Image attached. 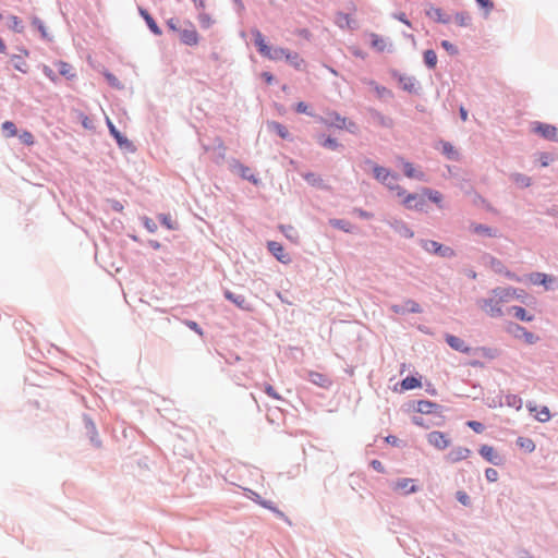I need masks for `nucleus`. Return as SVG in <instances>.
<instances>
[{
  "instance_id": "nucleus-49",
  "label": "nucleus",
  "mask_w": 558,
  "mask_h": 558,
  "mask_svg": "<svg viewBox=\"0 0 558 558\" xmlns=\"http://www.w3.org/2000/svg\"><path fill=\"white\" fill-rule=\"evenodd\" d=\"M478 351L482 353V355L486 359H495L498 355V351L496 349L492 348H480Z\"/></svg>"
},
{
  "instance_id": "nucleus-1",
  "label": "nucleus",
  "mask_w": 558,
  "mask_h": 558,
  "mask_svg": "<svg viewBox=\"0 0 558 558\" xmlns=\"http://www.w3.org/2000/svg\"><path fill=\"white\" fill-rule=\"evenodd\" d=\"M522 290L512 287H498L492 290L490 295L481 299L477 304L480 308L490 317H501L504 315L502 305L514 299H520Z\"/></svg>"
},
{
  "instance_id": "nucleus-4",
  "label": "nucleus",
  "mask_w": 558,
  "mask_h": 558,
  "mask_svg": "<svg viewBox=\"0 0 558 558\" xmlns=\"http://www.w3.org/2000/svg\"><path fill=\"white\" fill-rule=\"evenodd\" d=\"M532 130L548 141L558 142V129L551 124L534 122Z\"/></svg>"
},
{
  "instance_id": "nucleus-32",
  "label": "nucleus",
  "mask_w": 558,
  "mask_h": 558,
  "mask_svg": "<svg viewBox=\"0 0 558 558\" xmlns=\"http://www.w3.org/2000/svg\"><path fill=\"white\" fill-rule=\"evenodd\" d=\"M441 150L451 160H457L459 157L457 149L448 142L441 143Z\"/></svg>"
},
{
  "instance_id": "nucleus-30",
  "label": "nucleus",
  "mask_w": 558,
  "mask_h": 558,
  "mask_svg": "<svg viewBox=\"0 0 558 558\" xmlns=\"http://www.w3.org/2000/svg\"><path fill=\"white\" fill-rule=\"evenodd\" d=\"M421 386H422L421 380L413 376L405 377L401 381V388L403 390H411V389L420 388Z\"/></svg>"
},
{
  "instance_id": "nucleus-51",
  "label": "nucleus",
  "mask_w": 558,
  "mask_h": 558,
  "mask_svg": "<svg viewBox=\"0 0 558 558\" xmlns=\"http://www.w3.org/2000/svg\"><path fill=\"white\" fill-rule=\"evenodd\" d=\"M457 499L459 502H461L463 506H470L471 504V500H470V496L463 492V490H459L457 492Z\"/></svg>"
},
{
  "instance_id": "nucleus-40",
  "label": "nucleus",
  "mask_w": 558,
  "mask_h": 558,
  "mask_svg": "<svg viewBox=\"0 0 558 558\" xmlns=\"http://www.w3.org/2000/svg\"><path fill=\"white\" fill-rule=\"evenodd\" d=\"M512 180L520 186L527 187L531 185V178L522 174L515 173L512 175Z\"/></svg>"
},
{
  "instance_id": "nucleus-38",
  "label": "nucleus",
  "mask_w": 558,
  "mask_h": 558,
  "mask_svg": "<svg viewBox=\"0 0 558 558\" xmlns=\"http://www.w3.org/2000/svg\"><path fill=\"white\" fill-rule=\"evenodd\" d=\"M338 24L341 26V27H349V28H354L355 27V21L349 15V14H339L338 16Z\"/></svg>"
},
{
  "instance_id": "nucleus-26",
  "label": "nucleus",
  "mask_w": 558,
  "mask_h": 558,
  "mask_svg": "<svg viewBox=\"0 0 558 558\" xmlns=\"http://www.w3.org/2000/svg\"><path fill=\"white\" fill-rule=\"evenodd\" d=\"M398 175L393 173V179H388L384 184L390 190L396 192L398 196H403L405 194V190L401 187L398 183Z\"/></svg>"
},
{
  "instance_id": "nucleus-35",
  "label": "nucleus",
  "mask_w": 558,
  "mask_h": 558,
  "mask_svg": "<svg viewBox=\"0 0 558 558\" xmlns=\"http://www.w3.org/2000/svg\"><path fill=\"white\" fill-rule=\"evenodd\" d=\"M197 19L201 27L205 29L211 27L215 23V20L204 11L199 12Z\"/></svg>"
},
{
  "instance_id": "nucleus-60",
  "label": "nucleus",
  "mask_w": 558,
  "mask_h": 558,
  "mask_svg": "<svg viewBox=\"0 0 558 558\" xmlns=\"http://www.w3.org/2000/svg\"><path fill=\"white\" fill-rule=\"evenodd\" d=\"M11 21L13 29H15L16 32H22L23 26L21 20L17 16H12Z\"/></svg>"
},
{
  "instance_id": "nucleus-23",
  "label": "nucleus",
  "mask_w": 558,
  "mask_h": 558,
  "mask_svg": "<svg viewBox=\"0 0 558 558\" xmlns=\"http://www.w3.org/2000/svg\"><path fill=\"white\" fill-rule=\"evenodd\" d=\"M510 312H512L513 316L521 322H532L534 319V316L529 314L521 306H512L510 308Z\"/></svg>"
},
{
  "instance_id": "nucleus-8",
  "label": "nucleus",
  "mask_w": 558,
  "mask_h": 558,
  "mask_svg": "<svg viewBox=\"0 0 558 558\" xmlns=\"http://www.w3.org/2000/svg\"><path fill=\"white\" fill-rule=\"evenodd\" d=\"M267 247L269 252L281 263L289 264L291 262V257L288 253L284 252L283 246L276 241H269L267 243Z\"/></svg>"
},
{
  "instance_id": "nucleus-17",
  "label": "nucleus",
  "mask_w": 558,
  "mask_h": 558,
  "mask_svg": "<svg viewBox=\"0 0 558 558\" xmlns=\"http://www.w3.org/2000/svg\"><path fill=\"white\" fill-rule=\"evenodd\" d=\"M308 380L323 388H328L331 385V380L327 375L314 371L308 372Z\"/></svg>"
},
{
  "instance_id": "nucleus-9",
  "label": "nucleus",
  "mask_w": 558,
  "mask_h": 558,
  "mask_svg": "<svg viewBox=\"0 0 558 558\" xmlns=\"http://www.w3.org/2000/svg\"><path fill=\"white\" fill-rule=\"evenodd\" d=\"M365 163L373 169L374 178L384 184L388 179H393V173L388 170L387 168H384L381 166H378L374 163L372 160H366Z\"/></svg>"
},
{
  "instance_id": "nucleus-44",
  "label": "nucleus",
  "mask_w": 558,
  "mask_h": 558,
  "mask_svg": "<svg viewBox=\"0 0 558 558\" xmlns=\"http://www.w3.org/2000/svg\"><path fill=\"white\" fill-rule=\"evenodd\" d=\"M20 141L27 145V146H32L34 145L35 143V140H34V135L29 132V131H23L20 135Z\"/></svg>"
},
{
  "instance_id": "nucleus-47",
  "label": "nucleus",
  "mask_w": 558,
  "mask_h": 558,
  "mask_svg": "<svg viewBox=\"0 0 558 558\" xmlns=\"http://www.w3.org/2000/svg\"><path fill=\"white\" fill-rule=\"evenodd\" d=\"M404 308H407V311L410 313H421L422 312L420 304L413 300H407L404 302Z\"/></svg>"
},
{
  "instance_id": "nucleus-36",
  "label": "nucleus",
  "mask_w": 558,
  "mask_h": 558,
  "mask_svg": "<svg viewBox=\"0 0 558 558\" xmlns=\"http://www.w3.org/2000/svg\"><path fill=\"white\" fill-rule=\"evenodd\" d=\"M517 444L521 449L525 450L526 452H532L535 450V444L531 438L519 437Z\"/></svg>"
},
{
  "instance_id": "nucleus-2",
  "label": "nucleus",
  "mask_w": 558,
  "mask_h": 558,
  "mask_svg": "<svg viewBox=\"0 0 558 558\" xmlns=\"http://www.w3.org/2000/svg\"><path fill=\"white\" fill-rule=\"evenodd\" d=\"M252 34L254 37V44L263 57L274 61L280 60L282 58L287 59V54H289L290 50L281 47L271 48L267 45L264 35L258 29H253Z\"/></svg>"
},
{
  "instance_id": "nucleus-52",
  "label": "nucleus",
  "mask_w": 558,
  "mask_h": 558,
  "mask_svg": "<svg viewBox=\"0 0 558 558\" xmlns=\"http://www.w3.org/2000/svg\"><path fill=\"white\" fill-rule=\"evenodd\" d=\"M322 145L329 149H337L339 147L338 142L332 137H327L322 142Z\"/></svg>"
},
{
  "instance_id": "nucleus-27",
  "label": "nucleus",
  "mask_w": 558,
  "mask_h": 558,
  "mask_svg": "<svg viewBox=\"0 0 558 558\" xmlns=\"http://www.w3.org/2000/svg\"><path fill=\"white\" fill-rule=\"evenodd\" d=\"M369 38H371V46H372L373 49H375L377 51H380V52L386 49L387 43L379 35H377L375 33H372L369 35Z\"/></svg>"
},
{
  "instance_id": "nucleus-16",
  "label": "nucleus",
  "mask_w": 558,
  "mask_h": 558,
  "mask_svg": "<svg viewBox=\"0 0 558 558\" xmlns=\"http://www.w3.org/2000/svg\"><path fill=\"white\" fill-rule=\"evenodd\" d=\"M513 333L517 338H523L524 341L529 344H534L538 341V337L535 336L533 332L527 331L524 327L520 325L513 326Z\"/></svg>"
},
{
  "instance_id": "nucleus-34",
  "label": "nucleus",
  "mask_w": 558,
  "mask_h": 558,
  "mask_svg": "<svg viewBox=\"0 0 558 558\" xmlns=\"http://www.w3.org/2000/svg\"><path fill=\"white\" fill-rule=\"evenodd\" d=\"M472 17L468 12H459L454 15V22L461 27L471 25Z\"/></svg>"
},
{
  "instance_id": "nucleus-48",
  "label": "nucleus",
  "mask_w": 558,
  "mask_h": 558,
  "mask_svg": "<svg viewBox=\"0 0 558 558\" xmlns=\"http://www.w3.org/2000/svg\"><path fill=\"white\" fill-rule=\"evenodd\" d=\"M423 193H424L425 195H427V196H428V198H429L432 202L436 203V204H439V203L441 202L442 196H441V194H440L439 192H437V191H432V190H428V189H424Z\"/></svg>"
},
{
  "instance_id": "nucleus-55",
  "label": "nucleus",
  "mask_w": 558,
  "mask_h": 558,
  "mask_svg": "<svg viewBox=\"0 0 558 558\" xmlns=\"http://www.w3.org/2000/svg\"><path fill=\"white\" fill-rule=\"evenodd\" d=\"M33 24L38 28L44 38H48L47 29L39 19H34Z\"/></svg>"
},
{
  "instance_id": "nucleus-28",
  "label": "nucleus",
  "mask_w": 558,
  "mask_h": 558,
  "mask_svg": "<svg viewBox=\"0 0 558 558\" xmlns=\"http://www.w3.org/2000/svg\"><path fill=\"white\" fill-rule=\"evenodd\" d=\"M286 60L296 70H302L305 65V61L300 57L298 52L290 51L289 54H287Z\"/></svg>"
},
{
  "instance_id": "nucleus-18",
  "label": "nucleus",
  "mask_w": 558,
  "mask_h": 558,
  "mask_svg": "<svg viewBox=\"0 0 558 558\" xmlns=\"http://www.w3.org/2000/svg\"><path fill=\"white\" fill-rule=\"evenodd\" d=\"M225 296H226V299H228L229 301L234 303L241 310H244V311H251L252 310L250 303L247 302V300L245 299L244 295H238V294H234V293H232L230 291H226L225 292Z\"/></svg>"
},
{
  "instance_id": "nucleus-58",
  "label": "nucleus",
  "mask_w": 558,
  "mask_h": 558,
  "mask_svg": "<svg viewBox=\"0 0 558 558\" xmlns=\"http://www.w3.org/2000/svg\"><path fill=\"white\" fill-rule=\"evenodd\" d=\"M185 325L194 330L195 332H197L199 336H203V330L202 328L198 326V324L196 322H193V320H186L185 322Z\"/></svg>"
},
{
  "instance_id": "nucleus-5",
  "label": "nucleus",
  "mask_w": 558,
  "mask_h": 558,
  "mask_svg": "<svg viewBox=\"0 0 558 558\" xmlns=\"http://www.w3.org/2000/svg\"><path fill=\"white\" fill-rule=\"evenodd\" d=\"M400 197L402 198L401 203L405 208L424 210L426 202L423 196L415 194V193H407L405 192V194Z\"/></svg>"
},
{
  "instance_id": "nucleus-61",
  "label": "nucleus",
  "mask_w": 558,
  "mask_h": 558,
  "mask_svg": "<svg viewBox=\"0 0 558 558\" xmlns=\"http://www.w3.org/2000/svg\"><path fill=\"white\" fill-rule=\"evenodd\" d=\"M304 179L307 182L312 183V184H316L318 182H322V179L316 177V174H314V173H306V174H304Z\"/></svg>"
},
{
  "instance_id": "nucleus-64",
  "label": "nucleus",
  "mask_w": 558,
  "mask_h": 558,
  "mask_svg": "<svg viewBox=\"0 0 558 558\" xmlns=\"http://www.w3.org/2000/svg\"><path fill=\"white\" fill-rule=\"evenodd\" d=\"M507 401L509 405H515L518 409L521 407V399L517 396L507 397Z\"/></svg>"
},
{
  "instance_id": "nucleus-7",
  "label": "nucleus",
  "mask_w": 558,
  "mask_h": 558,
  "mask_svg": "<svg viewBox=\"0 0 558 558\" xmlns=\"http://www.w3.org/2000/svg\"><path fill=\"white\" fill-rule=\"evenodd\" d=\"M392 489L403 494H412L417 492V486L415 485V481L413 478L403 477L397 480L392 484Z\"/></svg>"
},
{
  "instance_id": "nucleus-31",
  "label": "nucleus",
  "mask_w": 558,
  "mask_h": 558,
  "mask_svg": "<svg viewBox=\"0 0 558 558\" xmlns=\"http://www.w3.org/2000/svg\"><path fill=\"white\" fill-rule=\"evenodd\" d=\"M399 83L401 87L408 92L416 90V81L411 76H401Z\"/></svg>"
},
{
  "instance_id": "nucleus-25",
  "label": "nucleus",
  "mask_w": 558,
  "mask_h": 558,
  "mask_svg": "<svg viewBox=\"0 0 558 558\" xmlns=\"http://www.w3.org/2000/svg\"><path fill=\"white\" fill-rule=\"evenodd\" d=\"M140 13L144 17V20L146 21L149 29L155 35H161V29L159 28V26L157 25L155 20L150 16V14L146 10H144V9H140Z\"/></svg>"
},
{
  "instance_id": "nucleus-10",
  "label": "nucleus",
  "mask_w": 558,
  "mask_h": 558,
  "mask_svg": "<svg viewBox=\"0 0 558 558\" xmlns=\"http://www.w3.org/2000/svg\"><path fill=\"white\" fill-rule=\"evenodd\" d=\"M330 118L332 121V125L338 129H347L350 132L354 133L357 130V125L353 121H348L344 117L339 116L336 112L330 113Z\"/></svg>"
},
{
  "instance_id": "nucleus-22",
  "label": "nucleus",
  "mask_w": 558,
  "mask_h": 558,
  "mask_svg": "<svg viewBox=\"0 0 558 558\" xmlns=\"http://www.w3.org/2000/svg\"><path fill=\"white\" fill-rule=\"evenodd\" d=\"M280 231L293 243H299V233L291 225L279 226Z\"/></svg>"
},
{
  "instance_id": "nucleus-41",
  "label": "nucleus",
  "mask_w": 558,
  "mask_h": 558,
  "mask_svg": "<svg viewBox=\"0 0 558 558\" xmlns=\"http://www.w3.org/2000/svg\"><path fill=\"white\" fill-rule=\"evenodd\" d=\"M330 225L335 228L341 229L345 232H351V225L350 222L341 219H331Z\"/></svg>"
},
{
  "instance_id": "nucleus-39",
  "label": "nucleus",
  "mask_w": 558,
  "mask_h": 558,
  "mask_svg": "<svg viewBox=\"0 0 558 558\" xmlns=\"http://www.w3.org/2000/svg\"><path fill=\"white\" fill-rule=\"evenodd\" d=\"M2 130L5 132L7 137H13L17 135V129L15 124L11 121H5L1 125Z\"/></svg>"
},
{
  "instance_id": "nucleus-11",
  "label": "nucleus",
  "mask_w": 558,
  "mask_h": 558,
  "mask_svg": "<svg viewBox=\"0 0 558 558\" xmlns=\"http://www.w3.org/2000/svg\"><path fill=\"white\" fill-rule=\"evenodd\" d=\"M416 411L422 413V414H433V413H436L438 414L439 417H441L440 415V405L432 402V401H428V400H420L417 401L416 403Z\"/></svg>"
},
{
  "instance_id": "nucleus-57",
  "label": "nucleus",
  "mask_w": 558,
  "mask_h": 558,
  "mask_svg": "<svg viewBox=\"0 0 558 558\" xmlns=\"http://www.w3.org/2000/svg\"><path fill=\"white\" fill-rule=\"evenodd\" d=\"M43 71L50 81L57 82L58 77L51 68L44 65Z\"/></svg>"
},
{
  "instance_id": "nucleus-45",
  "label": "nucleus",
  "mask_w": 558,
  "mask_h": 558,
  "mask_svg": "<svg viewBox=\"0 0 558 558\" xmlns=\"http://www.w3.org/2000/svg\"><path fill=\"white\" fill-rule=\"evenodd\" d=\"M397 231L404 238H413L414 232L403 222L397 226Z\"/></svg>"
},
{
  "instance_id": "nucleus-63",
  "label": "nucleus",
  "mask_w": 558,
  "mask_h": 558,
  "mask_svg": "<svg viewBox=\"0 0 558 558\" xmlns=\"http://www.w3.org/2000/svg\"><path fill=\"white\" fill-rule=\"evenodd\" d=\"M476 2L484 9L487 10V12H489L493 7H494V3L490 1V0H476Z\"/></svg>"
},
{
  "instance_id": "nucleus-53",
  "label": "nucleus",
  "mask_w": 558,
  "mask_h": 558,
  "mask_svg": "<svg viewBox=\"0 0 558 558\" xmlns=\"http://www.w3.org/2000/svg\"><path fill=\"white\" fill-rule=\"evenodd\" d=\"M466 425L472 428L475 433L481 434L484 432V425L477 421H469Z\"/></svg>"
},
{
  "instance_id": "nucleus-15",
  "label": "nucleus",
  "mask_w": 558,
  "mask_h": 558,
  "mask_svg": "<svg viewBox=\"0 0 558 558\" xmlns=\"http://www.w3.org/2000/svg\"><path fill=\"white\" fill-rule=\"evenodd\" d=\"M529 279L533 284H542L546 289H549V284L555 282L554 277L543 272H533L529 276Z\"/></svg>"
},
{
  "instance_id": "nucleus-3",
  "label": "nucleus",
  "mask_w": 558,
  "mask_h": 558,
  "mask_svg": "<svg viewBox=\"0 0 558 558\" xmlns=\"http://www.w3.org/2000/svg\"><path fill=\"white\" fill-rule=\"evenodd\" d=\"M422 246L425 251L439 255L441 257L450 258L454 256V251L451 247L445 246L433 240L422 241Z\"/></svg>"
},
{
  "instance_id": "nucleus-13",
  "label": "nucleus",
  "mask_w": 558,
  "mask_h": 558,
  "mask_svg": "<svg viewBox=\"0 0 558 558\" xmlns=\"http://www.w3.org/2000/svg\"><path fill=\"white\" fill-rule=\"evenodd\" d=\"M180 40L187 46H196L199 43V36L196 29L192 26L189 29L180 32Z\"/></svg>"
},
{
  "instance_id": "nucleus-19",
  "label": "nucleus",
  "mask_w": 558,
  "mask_h": 558,
  "mask_svg": "<svg viewBox=\"0 0 558 558\" xmlns=\"http://www.w3.org/2000/svg\"><path fill=\"white\" fill-rule=\"evenodd\" d=\"M446 341L453 350H457L459 352L468 353L471 350L470 347H468L465 342L459 337L448 335L446 337Z\"/></svg>"
},
{
  "instance_id": "nucleus-12",
  "label": "nucleus",
  "mask_w": 558,
  "mask_h": 558,
  "mask_svg": "<svg viewBox=\"0 0 558 558\" xmlns=\"http://www.w3.org/2000/svg\"><path fill=\"white\" fill-rule=\"evenodd\" d=\"M471 450L464 447H458L452 449L447 456L446 459L450 463H457L459 461L465 460L470 457Z\"/></svg>"
},
{
  "instance_id": "nucleus-29",
  "label": "nucleus",
  "mask_w": 558,
  "mask_h": 558,
  "mask_svg": "<svg viewBox=\"0 0 558 558\" xmlns=\"http://www.w3.org/2000/svg\"><path fill=\"white\" fill-rule=\"evenodd\" d=\"M426 14L434 19L435 21L439 22V23H448L449 22V17H446L441 11V9L439 8H435V7H430L427 11H426Z\"/></svg>"
},
{
  "instance_id": "nucleus-56",
  "label": "nucleus",
  "mask_w": 558,
  "mask_h": 558,
  "mask_svg": "<svg viewBox=\"0 0 558 558\" xmlns=\"http://www.w3.org/2000/svg\"><path fill=\"white\" fill-rule=\"evenodd\" d=\"M265 392L272 399H281L280 395L275 390V388L271 385L265 386Z\"/></svg>"
},
{
  "instance_id": "nucleus-6",
  "label": "nucleus",
  "mask_w": 558,
  "mask_h": 558,
  "mask_svg": "<svg viewBox=\"0 0 558 558\" xmlns=\"http://www.w3.org/2000/svg\"><path fill=\"white\" fill-rule=\"evenodd\" d=\"M427 440L429 445L435 447L436 449L444 450L449 447L450 438L441 432H432L427 435Z\"/></svg>"
},
{
  "instance_id": "nucleus-42",
  "label": "nucleus",
  "mask_w": 558,
  "mask_h": 558,
  "mask_svg": "<svg viewBox=\"0 0 558 558\" xmlns=\"http://www.w3.org/2000/svg\"><path fill=\"white\" fill-rule=\"evenodd\" d=\"M473 231L478 234H486L488 236H496V231L492 230L490 228L484 226V225H476L473 228Z\"/></svg>"
},
{
  "instance_id": "nucleus-37",
  "label": "nucleus",
  "mask_w": 558,
  "mask_h": 558,
  "mask_svg": "<svg viewBox=\"0 0 558 558\" xmlns=\"http://www.w3.org/2000/svg\"><path fill=\"white\" fill-rule=\"evenodd\" d=\"M424 62L425 64L430 68V69H434L437 64V54L434 50L429 49V50H426L424 52Z\"/></svg>"
},
{
  "instance_id": "nucleus-62",
  "label": "nucleus",
  "mask_w": 558,
  "mask_h": 558,
  "mask_svg": "<svg viewBox=\"0 0 558 558\" xmlns=\"http://www.w3.org/2000/svg\"><path fill=\"white\" fill-rule=\"evenodd\" d=\"M551 160H553V157L549 154H542L539 157L542 167H547Z\"/></svg>"
},
{
  "instance_id": "nucleus-50",
  "label": "nucleus",
  "mask_w": 558,
  "mask_h": 558,
  "mask_svg": "<svg viewBox=\"0 0 558 558\" xmlns=\"http://www.w3.org/2000/svg\"><path fill=\"white\" fill-rule=\"evenodd\" d=\"M498 472L497 470L493 469V468H488L485 470V477L488 482H496L498 480Z\"/></svg>"
},
{
  "instance_id": "nucleus-59",
  "label": "nucleus",
  "mask_w": 558,
  "mask_h": 558,
  "mask_svg": "<svg viewBox=\"0 0 558 558\" xmlns=\"http://www.w3.org/2000/svg\"><path fill=\"white\" fill-rule=\"evenodd\" d=\"M253 496H254V497H253V499H254L257 504H259L262 507L267 508V509H270V510H275V509L270 506V504H269L268 501H266V500H263V499L260 498V496H259V495H257V494L253 493Z\"/></svg>"
},
{
  "instance_id": "nucleus-24",
  "label": "nucleus",
  "mask_w": 558,
  "mask_h": 558,
  "mask_svg": "<svg viewBox=\"0 0 558 558\" xmlns=\"http://www.w3.org/2000/svg\"><path fill=\"white\" fill-rule=\"evenodd\" d=\"M531 412H535V418L542 423L549 421L550 418V412L547 407H541L537 409V407H530L529 408Z\"/></svg>"
},
{
  "instance_id": "nucleus-20",
  "label": "nucleus",
  "mask_w": 558,
  "mask_h": 558,
  "mask_svg": "<svg viewBox=\"0 0 558 558\" xmlns=\"http://www.w3.org/2000/svg\"><path fill=\"white\" fill-rule=\"evenodd\" d=\"M400 160L402 161L405 177L421 181L425 180V175L421 170H417L411 162L404 161L403 159Z\"/></svg>"
},
{
  "instance_id": "nucleus-54",
  "label": "nucleus",
  "mask_w": 558,
  "mask_h": 558,
  "mask_svg": "<svg viewBox=\"0 0 558 558\" xmlns=\"http://www.w3.org/2000/svg\"><path fill=\"white\" fill-rule=\"evenodd\" d=\"M441 46L450 54H457L458 53L457 47L453 44H451L450 41H448V40H442L441 41Z\"/></svg>"
},
{
  "instance_id": "nucleus-14",
  "label": "nucleus",
  "mask_w": 558,
  "mask_h": 558,
  "mask_svg": "<svg viewBox=\"0 0 558 558\" xmlns=\"http://www.w3.org/2000/svg\"><path fill=\"white\" fill-rule=\"evenodd\" d=\"M480 453L481 456L488 462L490 463H494L496 465L500 464L501 463V458L500 456L496 452V450L494 449V447L492 446H488V445H483L481 448H480Z\"/></svg>"
},
{
  "instance_id": "nucleus-46",
  "label": "nucleus",
  "mask_w": 558,
  "mask_h": 558,
  "mask_svg": "<svg viewBox=\"0 0 558 558\" xmlns=\"http://www.w3.org/2000/svg\"><path fill=\"white\" fill-rule=\"evenodd\" d=\"M272 129H274V130L277 132V134H278L280 137H282V138H288V137H289V135H290V134H289L288 129H287L284 125H282V124L278 123V122H274V123H272Z\"/></svg>"
},
{
  "instance_id": "nucleus-21",
  "label": "nucleus",
  "mask_w": 558,
  "mask_h": 558,
  "mask_svg": "<svg viewBox=\"0 0 558 558\" xmlns=\"http://www.w3.org/2000/svg\"><path fill=\"white\" fill-rule=\"evenodd\" d=\"M56 65L58 66L59 69V73L64 76L65 78L68 80H73L76 77V73L73 69V66L68 63V62H64V61H58L56 63Z\"/></svg>"
},
{
  "instance_id": "nucleus-33",
  "label": "nucleus",
  "mask_w": 558,
  "mask_h": 558,
  "mask_svg": "<svg viewBox=\"0 0 558 558\" xmlns=\"http://www.w3.org/2000/svg\"><path fill=\"white\" fill-rule=\"evenodd\" d=\"M107 124L111 135H113L120 146L129 144V141L121 135V133L116 129L114 124L109 119L107 120Z\"/></svg>"
},
{
  "instance_id": "nucleus-43",
  "label": "nucleus",
  "mask_w": 558,
  "mask_h": 558,
  "mask_svg": "<svg viewBox=\"0 0 558 558\" xmlns=\"http://www.w3.org/2000/svg\"><path fill=\"white\" fill-rule=\"evenodd\" d=\"M241 175L253 182L254 184H258V179L252 173V170L248 168V167H245V166H241Z\"/></svg>"
}]
</instances>
